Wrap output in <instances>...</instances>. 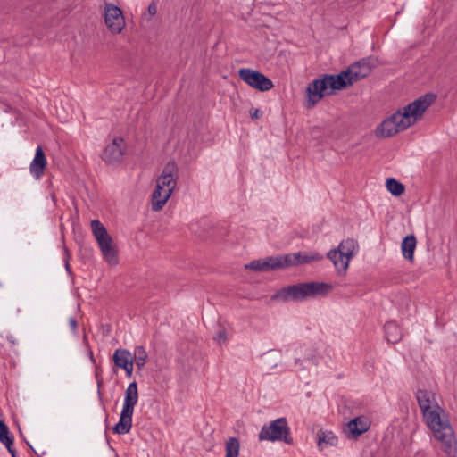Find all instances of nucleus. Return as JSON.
Wrapping results in <instances>:
<instances>
[{"instance_id":"obj_1","label":"nucleus","mask_w":457,"mask_h":457,"mask_svg":"<svg viewBox=\"0 0 457 457\" xmlns=\"http://www.w3.org/2000/svg\"><path fill=\"white\" fill-rule=\"evenodd\" d=\"M377 62L374 57L368 56L353 62L337 75H324L313 80L306 88L307 108H312L324 96L331 95L333 90H342L366 78L377 66Z\"/></svg>"},{"instance_id":"obj_2","label":"nucleus","mask_w":457,"mask_h":457,"mask_svg":"<svg viewBox=\"0 0 457 457\" xmlns=\"http://www.w3.org/2000/svg\"><path fill=\"white\" fill-rule=\"evenodd\" d=\"M416 399L427 426L434 437L440 442V448L448 457H456L457 441L454 431L444 409L439 406L435 393L418 390Z\"/></svg>"},{"instance_id":"obj_3","label":"nucleus","mask_w":457,"mask_h":457,"mask_svg":"<svg viewBox=\"0 0 457 457\" xmlns=\"http://www.w3.org/2000/svg\"><path fill=\"white\" fill-rule=\"evenodd\" d=\"M434 94H426L383 120L376 129L378 137H390L405 130L420 120L428 108L435 102Z\"/></svg>"},{"instance_id":"obj_4","label":"nucleus","mask_w":457,"mask_h":457,"mask_svg":"<svg viewBox=\"0 0 457 457\" xmlns=\"http://www.w3.org/2000/svg\"><path fill=\"white\" fill-rule=\"evenodd\" d=\"M332 286L324 282H306L290 285L282 287L277 291L272 296L273 301H303L309 297L317 295H326L332 290Z\"/></svg>"},{"instance_id":"obj_5","label":"nucleus","mask_w":457,"mask_h":457,"mask_svg":"<svg viewBox=\"0 0 457 457\" xmlns=\"http://www.w3.org/2000/svg\"><path fill=\"white\" fill-rule=\"evenodd\" d=\"M91 228L104 260L112 266L117 265L119 259L116 245L104 226L98 220H93Z\"/></svg>"},{"instance_id":"obj_6","label":"nucleus","mask_w":457,"mask_h":457,"mask_svg":"<svg viewBox=\"0 0 457 457\" xmlns=\"http://www.w3.org/2000/svg\"><path fill=\"white\" fill-rule=\"evenodd\" d=\"M138 400V391L136 382L130 383L125 392L123 409L120 413V421L115 425L113 430L117 434H127L132 427V415L134 407Z\"/></svg>"},{"instance_id":"obj_7","label":"nucleus","mask_w":457,"mask_h":457,"mask_svg":"<svg viewBox=\"0 0 457 457\" xmlns=\"http://www.w3.org/2000/svg\"><path fill=\"white\" fill-rule=\"evenodd\" d=\"M357 248V242L353 238H347L343 240L337 248L330 250L327 257L333 262L339 274H345Z\"/></svg>"},{"instance_id":"obj_8","label":"nucleus","mask_w":457,"mask_h":457,"mask_svg":"<svg viewBox=\"0 0 457 457\" xmlns=\"http://www.w3.org/2000/svg\"><path fill=\"white\" fill-rule=\"evenodd\" d=\"M261 441H283L287 445L293 444V437L290 435V428L286 418L277 419L268 426H263L259 433Z\"/></svg>"},{"instance_id":"obj_9","label":"nucleus","mask_w":457,"mask_h":457,"mask_svg":"<svg viewBox=\"0 0 457 457\" xmlns=\"http://www.w3.org/2000/svg\"><path fill=\"white\" fill-rule=\"evenodd\" d=\"M238 77L248 86L261 92L271 89L274 85L271 79L258 71L242 68L238 71Z\"/></svg>"},{"instance_id":"obj_10","label":"nucleus","mask_w":457,"mask_h":457,"mask_svg":"<svg viewBox=\"0 0 457 457\" xmlns=\"http://www.w3.org/2000/svg\"><path fill=\"white\" fill-rule=\"evenodd\" d=\"M104 22L112 33H120L125 26V21L121 10L112 4L105 3Z\"/></svg>"},{"instance_id":"obj_11","label":"nucleus","mask_w":457,"mask_h":457,"mask_svg":"<svg viewBox=\"0 0 457 457\" xmlns=\"http://www.w3.org/2000/svg\"><path fill=\"white\" fill-rule=\"evenodd\" d=\"M126 144L122 137H115L107 145L102 154V160L107 164L120 163L126 152Z\"/></svg>"},{"instance_id":"obj_12","label":"nucleus","mask_w":457,"mask_h":457,"mask_svg":"<svg viewBox=\"0 0 457 457\" xmlns=\"http://www.w3.org/2000/svg\"><path fill=\"white\" fill-rule=\"evenodd\" d=\"M178 176L177 164L174 162H169L162 170V174L156 180V185L162 188L170 189V195L176 187V179Z\"/></svg>"},{"instance_id":"obj_13","label":"nucleus","mask_w":457,"mask_h":457,"mask_svg":"<svg viewBox=\"0 0 457 457\" xmlns=\"http://www.w3.org/2000/svg\"><path fill=\"white\" fill-rule=\"evenodd\" d=\"M370 427V419L366 416H359L347 423L345 433L349 438H357L359 436L368 431Z\"/></svg>"},{"instance_id":"obj_14","label":"nucleus","mask_w":457,"mask_h":457,"mask_svg":"<svg viewBox=\"0 0 457 457\" xmlns=\"http://www.w3.org/2000/svg\"><path fill=\"white\" fill-rule=\"evenodd\" d=\"M282 257L285 269L291 266L309 263L312 261H318L321 259V256H320L318 253L309 254L307 253L302 252L282 255Z\"/></svg>"},{"instance_id":"obj_15","label":"nucleus","mask_w":457,"mask_h":457,"mask_svg":"<svg viewBox=\"0 0 457 457\" xmlns=\"http://www.w3.org/2000/svg\"><path fill=\"white\" fill-rule=\"evenodd\" d=\"M46 158L41 146H37L35 154V157L30 163L29 171L33 177L37 179L41 178L46 168Z\"/></svg>"},{"instance_id":"obj_16","label":"nucleus","mask_w":457,"mask_h":457,"mask_svg":"<svg viewBox=\"0 0 457 457\" xmlns=\"http://www.w3.org/2000/svg\"><path fill=\"white\" fill-rule=\"evenodd\" d=\"M170 196V189L162 188L160 185H156L152 195V210L154 212L161 211Z\"/></svg>"},{"instance_id":"obj_17","label":"nucleus","mask_w":457,"mask_h":457,"mask_svg":"<svg viewBox=\"0 0 457 457\" xmlns=\"http://www.w3.org/2000/svg\"><path fill=\"white\" fill-rule=\"evenodd\" d=\"M417 240L414 235L406 236L401 245V249L403 257L410 261L413 262L414 259V251L416 248Z\"/></svg>"},{"instance_id":"obj_18","label":"nucleus","mask_w":457,"mask_h":457,"mask_svg":"<svg viewBox=\"0 0 457 457\" xmlns=\"http://www.w3.org/2000/svg\"><path fill=\"white\" fill-rule=\"evenodd\" d=\"M386 337L389 343L395 344L401 340L403 333L401 328L394 321H389L384 327Z\"/></svg>"},{"instance_id":"obj_19","label":"nucleus","mask_w":457,"mask_h":457,"mask_svg":"<svg viewBox=\"0 0 457 457\" xmlns=\"http://www.w3.org/2000/svg\"><path fill=\"white\" fill-rule=\"evenodd\" d=\"M281 269H285L282 255L262 260V271L265 272Z\"/></svg>"},{"instance_id":"obj_20","label":"nucleus","mask_w":457,"mask_h":457,"mask_svg":"<svg viewBox=\"0 0 457 457\" xmlns=\"http://www.w3.org/2000/svg\"><path fill=\"white\" fill-rule=\"evenodd\" d=\"M112 358L114 364L120 368H126L133 361L130 353L125 349H117Z\"/></svg>"},{"instance_id":"obj_21","label":"nucleus","mask_w":457,"mask_h":457,"mask_svg":"<svg viewBox=\"0 0 457 457\" xmlns=\"http://www.w3.org/2000/svg\"><path fill=\"white\" fill-rule=\"evenodd\" d=\"M337 437L330 431H320L318 434V446L322 449L323 445H336L337 444Z\"/></svg>"},{"instance_id":"obj_22","label":"nucleus","mask_w":457,"mask_h":457,"mask_svg":"<svg viewBox=\"0 0 457 457\" xmlns=\"http://www.w3.org/2000/svg\"><path fill=\"white\" fill-rule=\"evenodd\" d=\"M240 444L237 437H229L226 442V456L238 457Z\"/></svg>"},{"instance_id":"obj_23","label":"nucleus","mask_w":457,"mask_h":457,"mask_svg":"<svg viewBox=\"0 0 457 457\" xmlns=\"http://www.w3.org/2000/svg\"><path fill=\"white\" fill-rule=\"evenodd\" d=\"M386 187L387 190L394 195L399 196L404 192V186L395 180L394 178H389L386 179Z\"/></svg>"},{"instance_id":"obj_24","label":"nucleus","mask_w":457,"mask_h":457,"mask_svg":"<svg viewBox=\"0 0 457 457\" xmlns=\"http://www.w3.org/2000/svg\"><path fill=\"white\" fill-rule=\"evenodd\" d=\"M146 360H147V353H146L144 346H141V345L137 346L135 348V353H134V361L139 370L145 366Z\"/></svg>"},{"instance_id":"obj_25","label":"nucleus","mask_w":457,"mask_h":457,"mask_svg":"<svg viewBox=\"0 0 457 457\" xmlns=\"http://www.w3.org/2000/svg\"><path fill=\"white\" fill-rule=\"evenodd\" d=\"M0 442L4 445H13V436L10 435L7 425L2 420H0Z\"/></svg>"},{"instance_id":"obj_26","label":"nucleus","mask_w":457,"mask_h":457,"mask_svg":"<svg viewBox=\"0 0 457 457\" xmlns=\"http://www.w3.org/2000/svg\"><path fill=\"white\" fill-rule=\"evenodd\" d=\"M245 269L254 271H262V260H254L245 265Z\"/></svg>"},{"instance_id":"obj_27","label":"nucleus","mask_w":457,"mask_h":457,"mask_svg":"<svg viewBox=\"0 0 457 457\" xmlns=\"http://www.w3.org/2000/svg\"><path fill=\"white\" fill-rule=\"evenodd\" d=\"M214 340H216L219 344L224 343L227 340L226 331L224 328L220 329L217 335L214 337Z\"/></svg>"},{"instance_id":"obj_28","label":"nucleus","mask_w":457,"mask_h":457,"mask_svg":"<svg viewBox=\"0 0 457 457\" xmlns=\"http://www.w3.org/2000/svg\"><path fill=\"white\" fill-rule=\"evenodd\" d=\"M148 12L150 15L154 16L157 12V6L154 3H151L148 6Z\"/></svg>"},{"instance_id":"obj_29","label":"nucleus","mask_w":457,"mask_h":457,"mask_svg":"<svg viewBox=\"0 0 457 457\" xmlns=\"http://www.w3.org/2000/svg\"><path fill=\"white\" fill-rule=\"evenodd\" d=\"M127 373L128 376H131L133 371V361L129 363V365L126 366V368H123Z\"/></svg>"},{"instance_id":"obj_30","label":"nucleus","mask_w":457,"mask_h":457,"mask_svg":"<svg viewBox=\"0 0 457 457\" xmlns=\"http://www.w3.org/2000/svg\"><path fill=\"white\" fill-rule=\"evenodd\" d=\"M250 115L252 119H258L259 118V110L252 108L250 110Z\"/></svg>"},{"instance_id":"obj_31","label":"nucleus","mask_w":457,"mask_h":457,"mask_svg":"<svg viewBox=\"0 0 457 457\" xmlns=\"http://www.w3.org/2000/svg\"><path fill=\"white\" fill-rule=\"evenodd\" d=\"M69 323H70V325H71V329H72L73 331H75V330H76V328H77V326H78V323H77L76 319H75V318H71V319L69 320Z\"/></svg>"},{"instance_id":"obj_32","label":"nucleus","mask_w":457,"mask_h":457,"mask_svg":"<svg viewBox=\"0 0 457 457\" xmlns=\"http://www.w3.org/2000/svg\"><path fill=\"white\" fill-rule=\"evenodd\" d=\"M12 445H5V446H6V448H7V450H8V452L11 453L12 457V456H14V455H16V451H15V449L13 448V446H12Z\"/></svg>"},{"instance_id":"obj_33","label":"nucleus","mask_w":457,"mask_h":457,"mask_svg":"<svg viewBox=\"0 0 457 457\" xmlns=\"http://www.w3.org/2000/svg\"><path fill=\"white\" fill-rule=\"evenodd\" d=\"M66 270L69 271V263H68V261H66Z\"/></svg>"},{"instance_id":"obj_34","label":"nucleus","mask_w":457,"mask_h":457,"mask_svg":"<svg viewBox=\"0 0 457 457\" xmlns=\"http://www.w3.org/2000/svg\"><path fill=\"white\" fill-rule=\"evenodd\" d=\"M12 457H17L16 455L12 456Z\"/></svg>"}]
</instances>
